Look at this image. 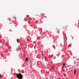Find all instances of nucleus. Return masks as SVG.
<instances>
[{"instance_id": "obj_2", "label": "nucleus", "mask_w": 79, "mask_h": 79, "mask_svg": "<svg viewBox=\"0 0 79 79\" xmlns=\"http://www.w3.org/2000/svg\"><path fill=\"white\" fill-rule=\"evenodd\" d=\"M76 71H77L76 70H74V74L75 76H76Z\"/></svg>"}, {"instance_id": "obj_10", "label": "nucleus", "mask_w": 79, "mask_h": 79, "mask_svg": "<svg viewBox=\"0 0 79 79\" xmlns=\"http://www.w3.org/2000/svg\"><path fill=\"white\" fill-rule=\"evenodd\" d=\"M65 37H66L67 38V37H66V36H65Z\"/></svg>"}, {"instance_id": "obj_6", "label": "nucleus", "mask_w": 79, "mask_h": 79, "mask_svg": "<svg viewBox=\"0 0 79 79\" xmlns=\"http://www.w3.org/2000/svg\"><path fill=\"white\" fill-rule=\"evenodd\" d=\"M26 61H27V60H28V58H26Z\"/></svg>"}, {"instance_id": "obj_11", "label": "nucleus", "mask_w": 79, "mask_h": 79, "mask_svg": "<svg viewBox=\"0 0 79 79\" xmlns=\"http://www.w3.org/2000/svg\"><path fill=\"white\" fill-rule=\"evenodd\" d=\"M72 39H73V38H72Z\"/></svg>"}, {"instance_id": "obj_1", "label": "nucleus", "mask_w": 79, "mask_h": 79, "mask_svg": "<svg viewBox=\"0 0 79 79\" xmlns=\"http://www.w3.org/2000/svg\"><path fill=\"white\" fill-rule=\"evenodd\" d=\"M17 77L19 79H22L23 78V76L21 73H18L17 74Z\"/></svg>"}, {"instance_id": "obj_4", "label": "nucleus", "mask_w": 79, "mask_h": 79, "mask_svg": "<svg viewBox=\"0 0 79 79\" xmlns=\"http://www.w3.org/2000/svg\"><path fill=\"white\" fill-rule=\"evenodd\" d=\"M17 42H18V43H19V40H18V39H17Z\"/></svg>"}, {"instance_id": "obj_9", "label": "nucleus", "mask_w": 79, "mask_h": 79, "mask_svg": "<svg viewBox=\"0 0 79 79\" xmlns=\"http://www.w3.org/2000/svg\"><path fill=\"white\" fill-rule=\"evenodd\" d=\"M52 56H53V55H52Z\"/></svg>"}, {"instance_id": "obj_5", "label": "nucleus", "mask_w": 79, "mask_h": 79, "mask_svg": "<svg viewBox=\"0 0 79 79\" xmlns=\"http://www.w3.org/2000/svg\"><path fill=\"white\" fill-rule=\"evenodd\" d=\"M51 69H53V66H52V67H51Z\"/></svg>"}, {"instance_id": "obj_7", "label": "nucleus", "mask_w": 79, "mask_h": 79, "mask_svg": "<svg viewBox=\"0 0 79 79\" xmlns=\"http://www.w3.org/2000/svg\"><path fill=\"white\" fill-rule=\"evenodd\" d=\"M44 58H45V59H46L47 58V56H45L44 57Z\"/></svg>"}, {"instance_id": "obj_8", "label": "nucleus", "mask_w": 79, "mask_h": 79, "mask_svg": "<svg viewBox=\"0 0 79 79\" xmlns=\"http://www.w3.org/2000/svg\"><path fill=\"white\" fill-rule=\"evenodd\" d=\"M65 64H64V63H63V66H65Z\"/></svg>"}, {"instance_id": "obj_3", "label": "nucleus", "mask_w": 79, "mask_h": 79, "mask_svg": "<svg viewBox=\"0 0 79 79\" xmlns=\"http://www.w3.org/2000/svg\"><path fill=\"white\" fill-rule=\"evenodd\" d=\"M0 77L2 78L3 77L0 74Z\"/></svg>"}]
</instances>
